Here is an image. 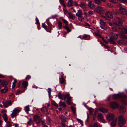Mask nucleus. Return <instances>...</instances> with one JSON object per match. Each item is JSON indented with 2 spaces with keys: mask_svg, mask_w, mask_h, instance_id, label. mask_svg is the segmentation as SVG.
Masks as SVG:
<instances>
[{
  "mask_svg": "<svg viewBox=\"0 0 127 127\" xmlns=\"http://www.w3.org/2000/svg\"><path fill=\"white\" fill-rule=\"evenodd\" d=\"M34 121L37 124H39L41 121V119L40 117L37 115H34L33 116Z\"/></svg>",
  "mask_w": 127,
  "mask_h": 127,
  "instance_id": "obj_6",
  "label": "nucleus"
},
{
  "mask_svg": "<svg viewBox=\"0 0 127 127\" xmlns=\"http://www.w3.org/2000/svg\"><path fill=\"white\" fill-rule=\"evenodd\" d=\"M2 117L5 121L6 122H7L8 119L7 114H4L3 115Z\"/></svg>",
  "mask_w": 127,
  "mask_h": 127,
  "instance_id": "obj_35",
  "label": "nucleus"
},
{
  "mask_svg": "<svg viewBox=\"0 0 127 127\" xmlns=\"http://www.w3.org/2000/svg\"><path fill=\"white\" fill-rule=\"evenodd\" d=\"M118 11L120 13L122 14H126L127 13V10L125 8L121 7H120Z\"/></svg>",
  "mask_w": 127,
  "mask_h": 127,
  "instance_id": "obj_11",
  "label": "nucleus"
},
{
  "mask_svg": "<svg viewBox=\"0 0 127 127\" xmlns=\"http://www.w3.org/2000/svg\"><path fill=\"white\" fill-rule=\"evenodd\" d=\"M78 19L81 21H82L84 20V18L82 17H78Z\"/></svg>",
  "mask_w": 127,
  "mask_h": 127,
  "instance_id": "obj_61",
  "label": "nucleus"
},
{
  "mask_svg": "<svg viewBox=\"0 0 127 127\" xmlns=\"http://www.w3.org/2000/svg\"><path fill=\"white\" fill-rule=\"evenodd\" d=\"M40 122H41L42 124L43 125V126L44 125H46L45 124V120L44 119H41Z\"/></svg>",
  "mask_w": 127,
  "mask_h": 127,
  "instance_id": "obj_50",
  "label": "nucleus"
},
{
  "mask_svg": "<svg viewBox=\"0 0 127 127\" xmlns=\"http://www.w3.org/2000/svg\"><path fill=\"white\" fill-rule=\"evenodd\" d=\"M119 31L122 33L126 34L127 33V27L122 26L118 28Z\"/></svg>",
  "mask_w": 127,
  "mask_h": 127,
  "instance_id": "obj_4",
  "label": "nucleus"
},
{
  "mask_svg": "<svg viewBox=\"0 0 127 127\" xmlns=\"http://www.w3.org/2000/svg\"><path fill=\"white\" fill-rule=\"evenodd\" d=\"M18 107L15 108L11 114V117L12 118H14L16 116L17 114L19 113L21 111V110L18 109Z\"/></svg>",
  "mask_w": 127,
  "mask_h": 127,
  "instance_id": "obj_5",
  "label": "nucleus"
},
{
  "mask_svg": "<svg viewBox=\"0 0 127 127\" xmlns=\"http://www.w3.org/2000/svg\"><path fill=\"white\" fill-rule=\"evenodd\" d=\"M107 120L109 121L114 120V115L113 114H109L106 116Z\"/></svg>",
  "mask_w": 127,
  "mask_h": 127,
  "instance_id": "obj_9",
  "label": "nucleus"
},
{
  "mask_svg": "<svg viewBox=\"0 0 127 127\" xmlns=\"http://www.w3.org/2000/svg\"><path fill=\"white\" fill-rule=\"evenodd\" d=\"M95 11L99 14H102L104 12V8L100 6H98L96 7L95 8Z\"/></svg>",
  "mask_w": 127,
  "mask_h": 127,
  "instance_id": "obj_2",
  "label": "nucleus"
},
{
  "mask_svg": "<svg viewBox=\"0 0 127 127\" xmlns=\"http://www.w3.org/2000/svg\"><path fill=\"white\" fill-rule=\"evenodd\" d=\"M63 22L66 25H67L68 24V21L65 19H62Z\"/></svg>",
  "mask_w": 127,
  "mask_h": 127,
  "instance_id": "obj_49",
  "label": "nucleus"
},
{
  "mask_svg": "<svg viewBox=\"0 0 127 127\" xmlns=\"http://www.w3.org/2000/svg\"><path fill=\"white\" fill-rule=\"evenodd\" d=\"M126 111V109L125 107L123 106H121L120 109V112L123 113Z\"/></svg>",
  "mask_w": 127,
  "mask_h": 127,
  "instance_id": "obj_23",
  "label": "nucleus"
},
{
  "mask_svg": "<svg viewBox=\"0 0 127 127\" xmlns=\"http://www.w3.org/2000/svg\"><path fill=\"white\" fill-rule=\"evenodd\" d=\"M24 91L22 92L20 91L19 90H17V92L16 93V94L18 95L21 93L24 92Z\"/></svg>",
  "mask_w": 127,
  "mask_h": 127,
  "instance_id": "obj_55",
  "label": "nucleus"
},
{
  "mask_svg": "<svg viewBox=\"0 0 127 127\" xmlns=\"http://www.w3.org/2000/svg\"><path fill=\"white\" fill-rule=\"evenodd\" d=\"M94 2L96 4L100 5L102 3L101 2L102 1L104 2H105V0H94Z\"/></svg>",
  "mask_w": 127,
  "mask_h": 127,
  "instance_id": "obj_18",
  "label": "nucleus"
},
{
  "mask_svg": "<svg viewBox=\"0 0 127 127\" xmlns=\"http://www.w3.org/2000/svg\"><path fill=\"white\" fill-rule=\"evenodd\" d=\"M112 29L113 30L114 32H116L117 31V29L115 27H112Z\"/></svg>",
  "mask_w": 127,
  "mask_h": 127,
  "instance_id": "obj_62",
  "label": "nucleus"
},
{
  "mask_svg": "<svg viewBox=\"0 0 127 127\" xmlns=\"http://www.w3.org/2000/svg\"><path fill=\"white\" fill-rule=\"evenodd\" d=\"M76 15L78 17H80L83 15V13L82 11L80 10H78V11L76 13Z\"/></svg>",
  "mask_w": 127,
  "mask_h": 127,
  "instance_id": "obj_22",
  "label": "nucleus"
},
{
  "mask_svg": "<svg viewBox=\"0 0 127 127\" xmlns=\"http://www.w3.org/2000/svg\"><path fill=\"white\" fill-rule=\"evenodd\" d=\"M36 22L35 24H37L38 25H39L40 24V23L39 21L37 18H36Z\"/></svg>",
  "mask_w": 127,
  "mask_h": 127,
  "instance_id": "obj_57",
  "label": "nucleus"
},
{
  "mask_svg": "<svg viewBox=\"0 0 127 127\" xmlns=\"http://www.w3.org/2000/svg\"><path fill=\"white\" fill-rule=\"evenodd\" d=\"M59 106L65 108L66 106V103L64 102L61 101H60L59 103Z\"/></svg>",
  "mask_w": 127,
  "mask_h": 127,
  "instance_id": "obj_21",
  "label": "nucleus"
},
{
  "mask_svg": "<svg viewBox=\"0 0 127 127\" xmlns=\"http://www.w3.org/2000/svg\"><path fill=\"white\" fill-rule=\"evenodd\" d=\"M31 78V76L29 75H27L26 78V80H29Z\"/></svg>",
  "mask_w": 127,
  "mask_h": 127,
  "instance_id": "obj_59",
  "label": "nucleus"
},
{
  "mask_svg": "<svg viewBox=\"0 0 127 127\" xmlns=\"http://www.w3.org/2000/svg\"><path fill=\"white\" fill-rule=\"evenodd\" d=\"M114 24L117 26H121L122 24V20L118 17H116L114 20Z\"/></svg>",
  "mask_w": 127,
  "mask_h": 127,
  "instance_id": "obj_3",
  "label": "nucleus"
},
{
  "mask_svg": "<svg viewBox=\"0 0 127 127\" xmlns=\"http://www.w3.org/2000/svg\"><path fill=\"white\" fill-rule=\"evenodd\" d=\"M42 27L44 28L46 30H47V26L45 25L44 23H43L42 24Z\"/></svg>",
  "mask_w": 127,
  "mask_h": 127,
  "instance_id": "obj_54",
  "label": "nucleus"
},
{
  "mask_svg": "<svg viewBox=\"0 0 127 127\" xmlns=\"http://www.w3.org/2000/svg\"><path fill=\"white\" fill-rule=\"evenodd\" d=\"M1 83V85L3 86H6L8 84V82L5 80L2 81Z\"/></svg>",
  "mask_w": 127,
  "mask_h": 127,
  "instance_id": "obj_34",
  "label": "nucleus"
},
{
  "mask_svg": "<svg viewBox=\"0 0 127 127\" xmlns=\"http://www.w3.org/2000/svg\"><path fill=\"white\" fill-rule=\"evenodd\" d=\"M95 11H89L88 12V15L89 16H91L94 13Z\"/></svg>",
  "mask_w": 127,
  "mask_h": 127,
  "instance_id": "obj_43",
  "label": "nucleus"
},
{
  "mask_svg": "<svg viewBox=\"0 0 127 127\" xmlns=\"http://www.w3.org/2000/svg\"><path fill=\"white\" fill-rule=\"evenodd\" d=\"M48 109V108L46 107H43L41 109V111L43 113H44L45 112H47Z\"/></svg>",
  "mask_w": 127,
  "mask_h": 127,
  "instance_id": "obj_32",
  "label": "nucleus"
},
{
  "mask_svg": "<svg viewBox=\"0 0 127 127\" xmlns=\"http://www.w3.org/2000/svg\"><path fill=\"white\" fill-rule=\"evenodd\" d=\"M64 28L67 30V32H69L71 30V29H70L67 26H65L64 27Z\"/></svg>",
  "mask_w": 127,
  "mask_h": 127,
  "instance_id": "obj_44",
  "label": "nucleus"
},
{
  "mask_svg": "<svg viewBox=\"0 0 127 127\" xmlns=\"http://www.w3.org/2000/svg\"><path fill=\"white\" fill-rule=\"evenodd\" d=\"M88 6L91 9H93L95 7V5L92 1H89L88 3Z\"/></svg>",
  "mask_w": 127,
  "mask_h": 127,
  "instance_id": "obj_13",
  "label": "nucleus"
},
{
  "mask_svg": "<svg viewBox=\"0 0 127 127\" xmlns=\"http://www.w3.org/2000/svg\"><path fill=\"white\" fill-rule=\"evenodd\" d=\"M8 90V88L7 87H6L1 90L0 92L2 94L5 93Z\"/></svg>",
  "mask_w": 127,
  "mask_h": 127,
  "instance_id": "obj_27",
  "label": "nucleus"
},
{
  "mask_svg": "<svg viewBox=\"0 0 127 127\" xmlns=\"http://www.w3.org/2000/svg\"><path fill=\"white\" fill-rule=\"evenodd\" d=\"M46 21L47 24L49 26L51 27L52 26V25L49 22V19H47L46 20Z\"/></svg>",
  "mask_w": 127,
  "mask_h": 127,
  "instance_id": "obj_52",
  "label": "nucleus"
},
{
  "mask_svg": "<svg viewBox=\"0 0 127 127\" xmlns=\"http://www.w3.org/2000/svg\"><path fill=\"white\" fill-rule=\"evenodd\" d=\"M62 23L60 21H59L58 23V27L59 29H60L62 27Z\"/></svg>",
  "mask_w": 127,
  "mask_h": 127,
  "instance_id": "obj_40",
  "label": "nucleus"
},
{
  "mask_svg": "<svg viewBox=\"0 0 127 127\" xmlns=\"http://www.w3.org/2000/svg\"><path fill=\"white\" fill-rule=\"evenodd\" d=\"M72 0H69L68 1V6L69 7H71L73 6Z\"/></svg>",
  "mask_w": 127,
  "mask_h": 127,
  "instance_id": "obj_38",
  "label": "nucleus"
},
{
  "mask_svg": "<svg viewBox=\"0 0 127 127\" xmlns=\"http://www.w3.org/2000/svg\"><path fill=\"white\" fill-rule=\"evenodd\" d=\"M70 95V94L68 93H67L66 94L64 95V100H65L67 99H68V98L70 96H69Z\"/></svg>",
  "mask_w": 127,
  "mask_h": 127,
  "instance_id": "obj_36",
  "label": "nucleus"
},
{
  "mask_svg": "<svg viewBox=\"0 0 127 127\" xmlns=\"http://www.w3.org/2000/svg\"><path fill=\"white\" fill-rule=\"evenodd\" d=\"M77 121L81 125H82V121L80 119H77Z\"/></svg>",
  "mask_w": 127,
  "mask_h": 127,
  "instance_id": "obj_58",
  "label": "nucleus"
},
{
  "mask_svg": "<svg viewBox=\"0 0 127 127\" xmlns=\"http://www.w3.org/2000/svg\"><path fill=\"white\" fill-rule=\"evenodd\" d=\"M72 97H69L68 98L67 100H66V102L67 104L70 105H71V102L72 101Z\"/></svg>",
  "mask_w": 127,
  "mask_h": 127,
  "instance_id": "obj_25",
  "label": "nucleus"
},
{
  "mask_svg": "<svg viewBox=\"0 0 127 127\" xmlns=\"http://www.w3.org/2000/svg\"><path fill=\"white\" fill-rule=\"evenodd\" d=\"M110 34L112 36L111 37L113 38V39L116 40L118 37V34L114 33L112 32H111Z\"/></svg>",
  "mask_w": 127,
  "mask_h": 127,
  "instance_id": "obj_19",
  "label": "nucleus"
},
{
  "mask_svg": "<svg viewBox=\"0 0 127 127\" xmlns=\"http://www.w3.org/2000/svg\"><path fill=\"white\" fill-rule=\"evenodd\" d=\"M118 44L120 45L126 44H127V41H126L125 39H121L118 40L117 41Z\"/></svg>",
  "mask_w": 127,
  "mask_h": 127,
  "instance_id": "obj_14",
  "label": "nucleus"
},
{
  "mask_svg": "<svg viewBox=\"0 0 127 127\" xmlns=\"http://www.w3.org/2000/svg\"><path fill=\"white\" fill-rule=\"evenodd\" d=\"M2 103L4 106L5 107H7L12 104V102L11 100H7L5 102L2 101Z\"/></svg>",
  "mask_w": 127,
  "mask_h": 127,
  "instance_id": "obj_10",
  "label": "nucleus"
},
{
  "mask_svg": "<svg viewBox=\"0 0 127 127\" xmlns=\"http://www.w3.org/2000/svg\"><path fill=\"white\" fill-rule=\"evenodd\" d=\"M59 2L60 4L64 7H66L64 3V2L63 0H59Z\"/></svg>",
  "mask_w": 127,
  "mask_h": 127,
  "instance_id": "obj_39",
  "label": "nucleus"
},
{
  "mask_svg": "<svg viewBox=\"0 0 127 127\" xmlns=\"http://www.w3.org/2000/svg\"><path fill=\"white\" fill-rule=\"evenodd\" d=\"M6 127H11L12 124L9 121L6 122Z\"/></svg>",
  "mask_w": 127,
  "mask_h": 127,
  "instance_id": "obj_37",
  "label": "nucleus"
},
{
  "mask_svg": "<svg viewBox=\"0 0 127 127\" xmlns=\"http://www.w3.org/2000/svg\"><path fill=\"white\" fill-rule=\"evenodd\" d=\"M117 121V119H114L113 120V121L111 123V126L113 127H115Z\"/></svg>",
  "mask_w": 127,
  "mask_h": 127,
  "instance_id": "obj_24",
  "label": "nucleus"
},
{
  "mask_svg": "<svg viewBox=\"0 0 127 127\" xmlns=\"http://www.w3.org/2000/svg\"><path fill=\"white\" fill-rule=\"evenodd\" d=\"M32 122V120L31 118H30L29 120L27 122V124L28 125H31Z\"/></svg>",
  "mask_w": 127,
  "mask_h": 127,
  "instance_id": "obj_48",
  "label": "nucleus"
},
{
  "mask_svg": "<svg viewBox=\"0 0 127 127\" xmlns=\"http://www.w3.org/2000/svg\"><path fill=\"white\" fill-rule=\"evenodd\" d=\"M95 35L97 37H101V36L100 34L97 32H95Z\"/></svg>",
  "mask_w": 127,
  "mask_h": 127,
  "instance_id": "obj_47",
  "label": "nucleus"
},
{
  "mask_svg": "<svg viewBox=\"0 0 127 127\" xmlns=\"http://www.w3.org/2000/svg\"><path fill=\"white\" fill-rule=\"evenodd\" d=\"M90 23L91 24H95V23L93 20H91L90 21Z\"/></svg>",
  "mask_w": 127,
  "mask_h": 127,
  "instance_id": "obj_64",
  "label": "nucleus"
},
{
  "mask_svg": "<svg viewBox=\"0 0 127 127\" xmlns=\"http://www.w3.org/2000/svg\"><path fill=\"white\" fill-rule=\"evenodd\" d=\"M98 118L99 120L101 121L103 120V116L101 113L98 114Z\"/></svg>",
  "mask_w": 127,
  "mask_h": 127,
  "instance_id": "obj_30",
  "label": "nucleus"
},
{
  "mask_svg": "<svg viewBox=\"0 0 127 127\" xmlns=\"http://www.w3.org/2000/svg\"><path fill=\"white\" fill-rule=\"evenodd\" d=\"M89 35L85 34L83 36L82 39H86L87 38L89 37Z\"/></svg>",
  "mask_w": 127,
  "mask_h": 127,
  "instance_id": "obj_46",
  "label": "nucleus"
},
{
  "mask_svg": "<svg viewBox=\"0 0 127 127\" xmlns=\"http://www.w3.org/2000/svg\"><path fill=\"white\" fill-rule=\"evenodd\" d=\"M24 110L26 112L29 111L30 110V108L29 106H26Z\"/></svg>",
  "mask_w": 127,
  "mask_h": 127,
  "instance_id": "obj_45",
  "label": "nucleus"
},
{
  "mask_svg": "<svg viewBox=\"0 0 127 127\" xmlns=\"http://www.w3.org/2000/svg\"><path fill=\"white\" fill-rule=\"evenodd\" d=\"M112 99L113 100L118 99L120 98L119 94H116L112 95Z\"/></svg>",
  "mask_w": 127,
  "mask_h": 127,
  "instance_id": "obj_20",
  "label": "nucleus"
},
{
  "mask_svg": "<svg viewBox=\"0 0 127 127\" xmlns=\"http://www.w3.org/2000/svg\"><path fill=\"white\" fill-rule=\"evenodd\" d=\"M60 119H61L62 120H64V119L66 118L63 115H62L60 117Z\"/></svg>",
  "mask_w": 127,
  "mask_h": 127,
  "instance_id": "obj_56",
  "label": "nucleus"
},
{
  "mask_svg": "<svg viewBox=\"0 0 127 127\" xmlns=\"http://www.w3.org/2000/svg\"><path fill=\"white\" fill-rule=\"evenodd\" d=\"M79 6L83 11H86L87 10V5L85 3L82 2H81L79 5Z\"/></svg>",
  "mask_w": 127,
  "mask_h": 127,
  "instance_id": "obj_8",
  "label": "nucleus"
},
{
  "mask_svg": "<svg viewBox=\"0 0 127 127\" xmlns=\"http://www.w3.org/2000/svg\"><path fill=\"white\" fill-rule=\"evenodd\" d=\"M28 85V82L27 81H25L22 83L23 87L24 88L27 87Z\"/></svg>",
  "mask_w": 127,
  "mask_h": 127,
  "instance_id": "obj_31",
  "label": "nucleus"
},
{
  "mask_svg": "<svg viewBox=\"0 0 127 127\" xmlns=\"http://www.w3.org/2000/svg\"><path fill=\"white\" fill-rule=\"evenodd\" d=\"M17 82V80L16 79H15L12 83V88H14Z\"/></svg>",
  "mask_w": 127,
  "mask_h": 127,
  "instance_id": "obj_42",
  "label": "nucleus"
},
{
  "mask_svg": "<svg viewBox=\"0 0 127 127\" xmlns=\"http://www.w3.org/2000/svg\"><path fill=\"white\" fill-rule=\"evenodd\" d=\"M120 37L121 38L123 39H124L126 38H127V37L125 35H121Z\"/></svg>",
  "mask_w": 127,
  "mask_h": 127,
  "instance_id": "obj_53",
  "label": "nucleus"
},
{
  "mask_svg": "<svg viewBox=\"0 0 127 127\" xmlns=\"http://www.w3.org/2000/svg\"><path fill=\"white\" fill-rule=\"evenodd\" d=\"M99 111L102 113H107L108 112V110L106 109H105L101 107L99 108Z\"/></svg>",
  "mask_w": 127,
  "mask_h": 127,
  "instance_id": "obj_28",
  "label": "nucleus"
},
{
  "mask_svg": "<svg viewBox=\"0 0 127 127\" xmlns=\"http://www.w3.org/2000/svg\"><path fill=\"white\" fill-rule=\"evenodd\" d=\"M52 103L53 105L56 107H58V104L56 103L55 101H52Z\"/></svg>",
  "mask_w": 127,
  "mask_h": 127,
  "instance_id": "obj_51",
  "label": "nucleus"
},
{
  "mask_svg": "<svg viewBox=\"0 0 127 127\" xmlns=\"http://www.w3.org/2000/svg\"><path fill=\"white\" fill-rule=\"evenodd\" d=\"M3 124V121L0 119V127H2Z\"/></svg>",
  "mask_w": 127,
  "mask_h": 127,
  "instance_id": "obj_63",
  "label": "nucleus"
},
{
  "mask_svg": "<svg viewBox=\"0 0 127 127\" xmlns=\"http://www.w3.org/2000/svg\"><path fill=\"white\" fill-rule=\"evenodd\" d=\"M108 40L109 41L110 44H114L116 43L115 42V39H113V38L112 37H110L109 38Z\"/></svg>",
  "mask_w": 127,
  "mask_h": 127,
  "instance_id": "obj_29",
  "label": "nucleus"
},
{
  "mask_svg": "<svg viewBox=\"0 0 127 127\" xmlns=\"http://www.w3.org/2000/svg\"><path fill=\"white\" fill-rule=\"evenodd\" d=\"M100 26L101 28L104 30H106L107 29V25L105 22H104L101 19L100 20Z\"/></svg>",
  "mask_w": 127,
  "mask_h": 127,
  "instance_id": "obj_7",
  "label": "nucleus"
},
{
  "mask_svg": "<svg viewBox=\"0 0 127 127\" xmlns=\"http://www.w3.org/2000/svg\"><path fill=\"white\" fill-rule=\"evenodd\" d=\"M126 122L124 117L122 115H120L119 117L118 125L120 127H122Z\"/></svg>",
  "mask_w": 127,
  "mask_h": 127,
  "instance_id": "obj_1",
  "label": "nucleus"
},
{
  "mask_svg": "<svg viewBox=\"0 0 127 127\" xmlns=\"http://www.w3.org/2000/svg\"><path fill=\"white\" fill-rule=\"evenodd\" d=\"M94 127H99L98 125L96 123H95L94 124Z\"/></svg>",
  "mask_w": 127,
  "mask_h": 127,
  "instance_id": "obj_60",
  "label": "nucleus"
},
{
  "mask_svg": "<svg viewBox=\"0 0 127 127\" xmlns=\"http://www.w3.org/2000/svg\"><path fill=\"white\" fill-rule=\"evenodd\" d=\"M119 94L120 98H126L127 97V96L123 93H121Z\"/></svg>",
  "mask_w": 127,
  "mask_h": 127,
  "instance_id": "obj_33",
  "label": "nucleus"
},
{
  "mask_svg": "<svg viewBox=\"0 0 127 127\" xmlns=\"http://www.w3.org/2000/svg\"><path fill=\"white\" fill-rule=\"evenodd\" d=\"M110 106L112 108L117 109L118 107V105L117 102H112L110 103Z\"/></svg>",
  "mask_w": 127,
  "mask_h": 127,
  "instance_id": "obj_12",
  "label": "nucleus"
},
{
  "mask_svg": "<svg viewBox=\"0 0 127 127\" xmlns=\"http://www.w3.org/2000/svg\"><path fill=\"white\" fill-rule=\"evenodd\" d=\"M59 83L61 84H64V87H65V84H66V81L65 79L63 77H61L59 78Z\"/></svg>",
  "mask_w": 127,
  "mask_h": 127,
  "instance_id": "obj_15",
  "label": "nucleus"
},
{
  "mask_svg": "<svg viewBox=\"0 0 127 127\" xmlns=\"http://www.w3.org/2000/svg\"><path fill=\"white\" fill-rule=\"evenodd\" d=\"M58 98L61 99H63V95L61 94V93L59 92L58 94Z\"/></svg>",
  "mask_w": 127,
  "mask_h": 127,
  "instance_id": "obj_41",
  "label": "nucleus"
},
{
  "mask_svg": "<svg viewBox=\"0 0 127 127\" xmlns=\"http://www.w3.org/2000/svg\"><path fill=\"white\" fill-rule=\"evenodd\" d=\"M114 12L111 11L107 12L105 13V15L106 16L109 18H112V14Z\"/></svg>",
  "mask_w": 127,
  "mask_h": 127,
  "instance_id": "obj_17",
  "label": "nucleus"
},
{
  "mask_svg": "<svg viewBox=\"0 0 127 127\" xmlns=\"http://www.w3.org/2000/svg\"><path fill=\"white\" fill-rule=\"evenodd\" d=\"M68 123V122L65 120H62L61 124L63 127H65L66 125Z\"/></svg>",
  "mask_w": 127,
  "mask_h": 127,
  "instance_id": "obj_16",
  "label": "nucleus"
},
{
  "mask_svg": "<svg viewBox=\"0 0 127 127\" xmlns=\"http://www.w3.org/2000/svg\"><path fill=\"white\" fill-rule=\"evenodd\" d=\"M68 14L69 15V18L71 19L72 20L74 19L75 18V17L74 14H73L71 12H69Z\"/></svg>",
  "mask_w": 127,
  "mask_h": 127,
  "instance_id": "obj_26",
  "label": "nucleus"
}]
</instances>
